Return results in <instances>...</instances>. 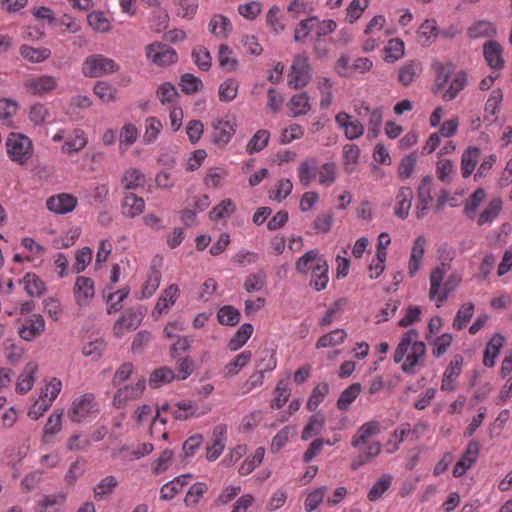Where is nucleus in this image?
<instances>
[{"instance_id":"nucleus-6","label":"nucleus","mask_w":512,"mask_h":512,"mask_svg":"<svg viewBox=\"0 0 512 512\" xmlns=\"http://www.w3.org/2000/svg\"><path fill=\"white\" fill-rule=\"evenodd\" d=\"M311 68L309 59L305 55H297L292 63L291 72L288 75V84L295 88L305 87L311 80Z\"/></svg>"},{"instance_id":"nucleus-55","label":"nucleus","mask_w":512,"mask_h":512,"mask_svg":"<svg viewBox=\"0 0 512 512\" xmlns=\"http://www.w3.org/2000/svg\"><path fill=\"white\" fill-rule=\"evenodd\" d=\"M208 491V486L204 482H196L190 486L185 496L184 502L188 507L196 506L202 496Z\"/></svg>"},{"instance_id":"nucleus-59","label":"nucleus","mask_w":512,"mask_h":512,"mask_svg":"<svg viewBox=\"0 0 512 512\" xmlns=\"http://www.w3.org/2000/svg\"><path fill=\"white\" fill-rule=\"evenodd\" d=\"M266 286V273L259 270L256 273L249 274L244 282V289L248 293L260 291Z\"/></svg>"},{"instance_id":"nucleus-39","label":"nucleus","mask_w":512,"mask_h":512,"mask_svg":"<svg viewBox=\"0 0 512 512\" xmlns=\"http://www.w3.org/2000/svg\"><path fill=\"white\" fill-rule=\"evenodd\" d=\"M253 330L254 328L250 323L242 324L240 328L236 331L234 336L230 339L228 343V348L231 351H236L240 349L251 337Z\"/></svg>"},{"instance_id":"nucleus-15","label":"nucleus","mask_w":512,"mask_h":512,"mask_svg":"<svg viewBox=\"0 0 512 512\" xmlns=\"http://www.w3.org/2000/svg\"><path fill=\"white\" fill-rule=\"evenodd\" d=\"M94 281L91 278L79 276L74 285V297L79 306L87 305L94 297Z\"/></svg>"},{"instance_id":"nucleus-26","label":"nucleus","mask_w":512,"mask_h":512,"mask_svg":"<svg viewBox=\"0 0 512 512\" xmlns=\"http://www.w3.org/2000/svg\"><path fill=\"white\" fill-rule=\"evenodd\" d=\"M425 245L426 238L423 235L418 236L414 241L408 265L410 277L415 276L420 268L421 260L425 252Z\"/></svg>"},{"instance_id":"nucleus-1","label":"nucleus","mask_w":512,"mask_h":512,"mask_svg":"<svg viewBox=\"0 0 512 512\" xmlns=\"http://www.w3.org/2000/svg\"><path fill=\"white\" fill-rule=\"evenodd\" d=\"M380 432L381 425L376 420L366 422L357 429L351 439V446L355 449H360L362 445H366V447L352 459V470L356 471L360 467L372 462L381 453L382 445L379 441L369 442L371 437L378 435Z\"/></svg>"},{"instance_id":"nucleus-63","label":"nucleus","mask_w":512,"mask_h":512,"mask_svg":"<svg viewBox=\"0 0 512 512\" xmlns=\"http://www.w3.org/2000/svg\"><path fill=\"white\" fill-rule=\"evenodd\" d=\"M486 198V192L483 188H477L467 200L464 206V213L469 217L473 218L477 208Z\"/></svg>"},{"instance_id":"nucleus-37","label":"nucleus","mask_w":512,"mask_h":512,"mask_svg":"<svg viewBox=\"0 0 512 512\" xmlns=\"http://www.w3.org/2000/svg\"><path fill=\"white\" fill-rule=\"evenodd\" d=\"M62 416L63 411H54L48 418L47 423L44 427L42 441L49 443L50 440L61 430L62 428Z\"/></svg>"},{"instance_id":"nucleus-41","label":"nucleus","mask_w":512,"mask_h":512,"mask_svg":"<svg viewBox=\"0 0 512 512\" xmlns=\"http://www.w3.org/2000/svg\"><path fill=\"white\" fill-rule=\"evenodd\" d=\"M118 486V480L115 476L109 475L103 478L93 489L96 501L104 500L109 496L113 489Z\"/></svg>"},{"instance_id":"nucleus-49","label":"nucleus","mask_w":512,"mask_h":512,"mask_svg":"<svg viewBox=\"0 0 512 512\" xmlns=\"http://www.w3.org/2000/svg\"><path fill=\"white\" fill-rule=\"evenodd\" d=\"M25 290L31 297H40L46 290L45 283L33 273H27L23 279Z\"/></svg>"},{"instance_id":"nucleus-10","label":"nucleus","mask_w":512,"mask_h":512,"mask_svg":"<svg viewBox=\"0 0 512 512\" xmlns=\"http://www.w3.org/2000/svg\"><path fill=\"white\" fill-rule=\"evenodd\" d=\"M57 87V80L51 75H40L25 80L24 88L27 93L34 96H44L51 93Z\"/></svg>"},{"instance_id":"nucleus-52","label":"nucleus","mask_w":512,"mask_h":512,"mask_svg":"<svg viewBox=\"0 0 512 512\" xmlns=\"http://www.w3.org/2000/svg\"><path fill=\"white\" fill-rule=\"evenodd\" d=\"M474 314V304L471 302L463 304L457 311L453 321V328L457 331L465 328Z\"/></svg>"},{"instance_id":"nucleus-16","label":"nucleus","mask_w":512,"mask_h":512,"mask_svg":"<svg viewBox=\"0 0 512 512\" xmlns=\"http://www.w3.org/2000/svg\"><path fill=\"white\" fill-rule=\"evenodd\" d=\"M483 55L492 69L501 70L504 67L503 47L497 41H487L483 45Z\"/></svg>"},{"instance_id":"nucleus-20","label":"nucleus","mask_w":512,"mask_h":512,"mask_svg":"<svg viewBox=\"0 0 512 512\" xmlns=\"http://www.w3.org/2000/svg\"><path fill=\"white\" fill-rule=\"evenodd\" d=\"M329 265L326 259H320V262L315 263L311 271V279L309 285L316 291L324 290L327 287L329 276Z\"/></svg>"},{"instance_id":"nucleus-19","label":"nucleus","mask_w":512,"mask_h":512,"mask_svg":"<svg viewBox=\"0 0 512 512\" xmlns=\"http://www.w3.org/2000/svg\"><path fill=\"white\" fill-rule=\"evenodd\" d=\"M45 330V320L42 315L34 314L19 328V336L25 341H32Z\"/></svg>"},{"instance_id":"nucleus-43","label":"nucleus","mask_w":512,"mask_h":512,"mask_svg":"<svg viewBox=\"0 0 512 512\" xmlns=\"http://www.w3.org/2000/svg\"><path fill=\"white\" fill-rule=\"evenodd\" d=\"M174 379H176L174 371L167 366H162L151 373L149 384L154 388H158L163 384L170 383Z\"/></svg>"},{"instance_id":"nucleus-5","label":"nucleus","mask_w":512,"mask_h":512,"mask_svg":"<svg viewBox=\"0 0 512 512\" xmlns=\"http://www.w3.org/2000/svg\"><path fill=\"white\" fill-rule=\"evenodd\" d=\"M120 66L111 58L102 54L88 56L83 62L82 73L86 77L97 78L118 72Z\"/></svg>"},{"instance_id":"nucleus-35","label":"nucleus","mask_w":512,"mask_h":512,"mask_svg":"<svg viewBox=\"0 0 512 512\" xmlns=\"http://www.w3.org/2000/svg\"><path fill=\"white\" fill-rule=\"evenodd\" d=\"M480 150L477 147H469L461 157V171L464 178L469 177L477 165Z\"/></svg>"},{"instance_id":"nucleus-27","label":"nucleus","mask_w":512,"mask_h":512,"mask_svg":"<svg viewBox=\"0 0 512 512\" xmlns=\"http://www.w3.org/2000/svg\"><path fill=\"white\" fill-rule=\"evenodd\" d=\"M496 34V26L494 23L488 20H478L474 22L467 30V35L471 39L492 38Z\"/></svg>"},{"instance_id":"nucleus-48","label":"nucleus","mask_w":512,"mask_h":512,"mask_svg":"<svg viewBox=\"0 0 512 512\" xmlns=\"http://www.w3.org/2000/svg\"><path fill=\"white\" fill-rule=\"evenodd\" d=\"M329 393V384L326 382L319 383L313 390L307 401L306 408L313 412L324 401Z\"/></svg>"},{"instance_id":"nucleus-21","label":"nucleus","mask_w":512,"mask_h":512,"mask_svg":"<svg viewBox=\"0 0 512 512\" xmlns=\"http://www.w3.org/2000/svg\"><path fill=\"white\" fill-rule=\"evenodd\" d=\"M38 370V365L35 362H28L23 371L20 373L16 383V391L20 394L29 392L35 383V374Z\"/></svg>"},{"instance_id":"nucleus-17","label":"nucleus","mask_w":512,"mask_h":512,"mask_svg":"<svg viewBox=\"0 0 512 512\" xmlns=\"http://www.w3.org/2000/svg\"><path fill=\"white\" fill-rule=\"evenodd\" d=\"M143 315L131 309L127 310L114 325V333L121 337L125 331L136 330L142 322Z\"/></svg>"},{"instance_id":"nucleus-14","label":"nucleus","mask_w":512,"mask_h":512,"mask_svg":"<svg viewBox=\"0 0 512 512\" xmlns=\"http://www.w3.org/2000/svg\"><path fill=\"white\" fill-rule=\"evenodd\" d=\"M335 121L344 130L345 136L349 140L357 139L364 133L362 123L357 119L352 120V117L346 112H339L335 117Z\"/></svg>"},{"instance_id":"nucleus-24","label":"nucleus","mask_w":512,"mask_h":512,"mask_svg":"<svg viewBox=\"0 0 512 512\" xmlns=\"http://www.w3.org/2000/svg\"><path fill=\"white\" fill-rule=\"evenodd\" d=\"M179 295V288L176 284L169 285L163 290L154 307L153 313L163 314L175 304Z\"/></svg>"},{"instance_id":"nucleus-31","label":"nucleus","mask_w":512,"mask_h":512,"mask_svg":"<svg viewBox=\"0 0 512 512\" xmlns=\"http://www.w3.org/2000/svg\"><path fill=\"white\" fill-rule=\"evenodd\" d=\"M20 55L31 63H41L50 58L51 50L46 47L35 48L26 44L20 46Z\"/></svg>"},{"instance_id":"nucleus-32","label":"nucleus","mask_w":512,"mask_h":512,"mask_svg":"<svg viewBox=\"0 0 512 512\" xmlns=\"http://www.w3.org/2000/svg\"><path fill=\"white\" fill-rule=\"evenodd\" d=\"M310 97L307 92L293 95L288 103L291 116L299 117L308 113L311 109Z\"/></svg>"},{"instance_id":"nucleus-18","label":"nucleus","mask_w":512,"mask_h":512,"mask_svg":"<svg viewBox=\"0 0 512 512\" xmlns=\"http://www.w3.org/2000/svg\"><path fill=\"white\" fill-rule=\"evenodd\" d=\"M227 426L218 424L213 429V444L207 447L206 458L209 461H215L223 452L226 442Z\"/></svg>"},{"instance_id":"nucleus-13","label":"nucleus","mask_w":512,"mask_h":512,"mask_svg":"<svg viewBox=\"0 0 512 512\" xmlns=\"http://www.w3.org/2000/svg\"><path fill=\"white\" fill-rule=\"evenodd\" d=\"M77 204V198L71 194L61 193L47 199V208L56 214H66L73 211Z\"/></svg>"},{"instance_id":"nucleus-45","label":"nucleus","mask_w":512,"mask_h":512,"mask_svg":"<svg viewBox=\"0 0 512 512\" xmlns=\"http://www.w3.org/2000/svg\"><path fill=\"white\" fill-rule=\"evenodd\" d=\"M421 72V64L417 61H410L399 69V81L402 85H410Z\"/></svg>"},{"instance_id":"nucleus-36","label":"nucleus","mask_w":512,"mask_h":512,"mask_svg":"<svg viewBox=\"0 0 512 512\" xmlns=\"http://www.w3.org/2000/svg\"><path fill=\"white\" fill-rule=\"evenodd\" d=\"M146 176L137 168L126 170L122 177V184L127 190H135L144 187Z\"/></svg>"},{"instance_id":"nucleus-62","label":"nucleus","mask_w":512,"mask_h":512,"mask_svg":"<svg viewBox=\"0 0 512 512\" xmlns=\"http://www.w3.org/2000/svg\"><path fill=\"white\" fill-rule=\"evenodd\" d=\"M196 411L195 405L191 401H179L172 408L171 413L176 420H187Z\"/></svg>"},{"instance_id":"nucleus-57","label":"nucleus","mask_w":512,"mask_h":512,"mask_svg":"<svg viewBox=\"0 0 512 512\" xmlns=\"http://www.w3.org/2000/svg\"><path fill=\"white\" fill-rule=\"evenodd\" d=\"M270 134L267 130H258L247 144V152L254 154L262 151L268 144Z\"/></svg>"},{"instance_id":"nucleus-58","label":"nucleus","mask_w":512,"mask_h":512,"mask_svg":"<svg viewBox=\"0 0 512 512\" xmlns=\"http://www.w3.org/2000/svg\"><path fill=\"white\" fill-rule=\"evenodd\" d=\"M317 175L320 185L326 187L331 186L335 182L337 176L336 164L334 162L324 163L321 168L318 167Z\"/></svg>"},{"instance_id":"nucleus-34","label":"nucleus","mask_w":512,"mask_h":512,"mask_svg":"<svg viewBox=\"0 0 512 512\" xmlns=\"http://www.w3.org/2000/svg\"><path fill=\"white\" fill-rule=\"evenodd\" d=\"M161 282V272L155 265H151L148 278L145 281L138 299L143 300L151 297L158 289Z\"/></svg>"},{"instance_id":"nucleus-9","label":"nucleus","mask_w":512,"mask_h":512,"mask_svg":"<svg viewBox=\"0 0 512 512\" xmlns=\"http://www.w3.org/2000/svg\"><path fill=\"white\" fill-rule=\"evenodd\" d=\"M96 406L95 396L92 393H86L73 401L68 417L72 422L79 423L96 411Z\"/></svg>"},{"instance_id":"nucleus-64","label":"nucleus","mask_w":512,"mask_h":512,"mask_svg":"<svg viewBox=\"0 0 512 512\" xmlns=\"http://www.w3.org/2000/svg\"><path fill=\"white\" fill-rule=\"evenodd\" d=\"M94 93L105 103L116 100L117 89L106 81H98L94 86Z\"/></svg>"},{"instance_id":"nucleus-23","label":"nucleus","mask_w":512,"mask_h":512,"mask_svg":"<svg viewBox=\"0 0 512 512\" xmlns=\"http://www.w3.org/2000/svg\"><path fill=\"white\" fill-rule=\"evenodd\" d=\"M413 197L414 194L410 187L404 186L399 189L396 196L397 204L394 210V214L398 218L405 220L408 217Z\"/></svg>"},{"instance_id":"nucleus-40","label":"nucleus","mask_w":512,"mask_h":512,"mask_svg":"<svg viewBox=\"0 0 512 512\" xmlns=\"http://www.w3.org/2000/svg\"><path fill=\"white\" fill-rule=\"evenodd\" d=\"M325 425V416L321 413H316L309 418L308 423L305 425L302 432V439L308 440L309 438L319 435Z\"/></svg>"},{"instance_id":"nucleus-7","label":"nucleus","mask_w":512,"mask_h":512,"mask_svg":"<svg viewBox=\"0 0 512 512\" xmlns=\"http://www.w3.org/2000/svg\"><path fill=\"white\" fill-rule=\"evenodd\" d=\"M211 141L220 147L226 146L236 132L237 124L226 118H217L211 122Z\"/></svg>"},{"instance_id":"nucleus-46","label":"nucleus","mask_w":512,"mask_h":512,"mask_svg":"<svg viewBox=\"0 0 512 512\" xmlns=\"http://www.w3.org/2000/svg\"><path fill=\"white\" fill-rule=\"evenodd\" d=\"M252 358V352L249 350H245L238 354L234 360L226 364L224 368L225 376H234L239 373V371L245 367Z\"/></svg>"},{"instance_id":"nucleus-61","label":"nucleus","mask_w":512,"mask_h":512,"mask_svg":"<svg viewBox=\"0 0 512 512\" xmlns=\"http://www.w3.org/2000/svg\"><path fill=\"white\" fill-rule=\"evenodd\" d=\"M181 90L185 94H194L203 88V83L200 78L191 73H185L181 76L179 83Z\"/></svg>"},{"instance_id":"nucleus-33","label":"nucleus","mask_w":512,"mask_h":512,"mask_svg":"<svg viewBox=\"0 0 512 512\" xmlns=\"http://www.w3.org/2000/svg\"><path fill=\"white\" fill-rule=\"evenodd\" d=\"M362 392V386L360 383H353L345 390H343L337 400V408L340 411H348L351 404Z\"/></svg>"},{"instance_id":"nucleus-3","label":"nucleus","mask_w":512,"mask_h":512,"mask_svg":"<svg viewBox=\"0 0 512 512\" xmlns=\"http://www.w3.org/2000/svg\"><path fill=\"white\" fill-rule=\"evenodd\" d=\"M448 271V265L441 263L430 274L429 298H437V307H440L461 282L460 276L452 274L443 284V279Z\"/></svg>"},{"instance_id":"nucleus-29","label":"nucleus","mask_w":512,"mask_h":512,"mask_svg":"<svg viewBox=\"0 0 512 512\" xmlns=\"http://www.w3.org/2000/svg\"><path fill=\"white\" fill-rule=\"evenodd\" d=\"M320 259L325 257L317 249L309 250L296 261L295 269L298 273L306 275L313 270L315 263L320 262Z\"/></svg>"},{"instance_id":"nucleus-56","label":"nucleus","mask_w":512,"mask_h":512,"mask_svg":"<svg viewBox=\"0 0 512 512\" xmlns=\"http://www.w3.org/2000/svg\"><path fill=\"white\" fill-rule=\"evenodd\" d=\"M232 50L228 45L222 44L219 47L218 51V61L221 68L225 69L227 72L235 71L238 66L237 59L232 57Z\"/></svg>"},{"instance_id":"nucleus-51","label":"nucleus","mask_w":512,"mask_h":512,"mask_svg":"<svg viewBox=\"0 0 512 512\" xmlns=\"http://www.w3.org/2000/svg\"><path fill=\"white\" fill-rule=\"evenodd\" d=\"M239 82L234 78L226 79L219 86V99L222 102L233 101L238 94Z\"/></svg>"},{"instance_id":"nucleus-22","label":"nucleus","mask_w":512,"mask_h":512,"mask_svg":"<svg viewBox=\"0 0 512 512\" xmlns=\"http://www.w3.org/2000/svg\"><path fill=\"white\" fill-rule=\"evenodd\" d=\"M121 208L125 217L135 218L144 212L145 201L134 193H126Z\"/></svg>"},{"instance_id":"nucleus-53","label":"nucleus","mask_w":512,"mask_h":512,"mask_svg":"<svg viewBox=\"0 0 512 512\" xmlns=\"http://www.w3.org/2000/svg\"><path fill=\"white\" fill-rule=\"evenodd\" d=\"M87 144L85 133L82 130H75L74 136L67 139L62 146V151L68 154L77 153Z\"/></svg>"},{"instance_id":"nucleus-8","label":"nucleus","mask_w":512,"mask_h":512,"mask_svg":"<svg viewBox=\"0 0 512 512\" xmlns=\"http://www.w3.org/2000/svg\"><path fill=\"white\" fill-rule=\"evenodd\" d=\"M146 56L158 66H168L176 63L178 60L175 49L160 42L148 45L146 47Z\"/></svg>"},{"instance_id":"nucleus-30","label":"nucleus","mask_w":512,"mask_h":512,"mask_svg":"<svg viewBox=\"0 0 512 512\" xmlns=\"http://www.w3.org/2000/svg\"><path fill=\"white\" fill-rule=\"evenodd\" d=\"M209 31L215 37L224 39L232 31L231 21L226 16L216 14L209 22Z\"/></svg>"},{"instance_id":"nucleus-25","label":"nucleus","mask_w":512,"mask_h":512,"mask_svg":"<svg viewBox=\"0 0 512 512\" xmlns=\"http://www.w3.org/2000/svg\"><path fill=\"white\" fill-rule=\"evenodd\" d=\"M318 172V160L309 157L303 160L298 167V177L302 186L308 187Z\"/></svg>"},{"instance_id":"nucleus-50","label":"nucleus","mask_w":512,"mask_h":512,"mask_svg":"<svg viewBox=\"0 0 512 512\" xmlns=\"http://www.w3.org/2000/svg\"><path fill=\"white\" fill-rule=\"evenodd\" d=\"M241 314L238 309L231 305L221 307L217 313V319L220 324L226 326H235L239 323Z\"/></svg>"},{"instance_id":"nucleus-11","label":"nucleus","mask_w":512,"mask_h":512,"mask_svg":"<svg viewBox=\"0 0 512 512\" xmlns=\"http://www.w3.org/2000/svg\"><path fill=\"white\" fill-rule=\"evenodd\" d=\"M432 185L433 178L430 175H426L422 178L417 188L418 204L415 209V214L418 219H422L426 216L429 204L433 200L431 195Z\"/></svg>"},{"instance_id":"nucleus-54","label":"nucleus","mask_w":512,"mask_h":512,"mask_svg":"<svg viewBox=\"0 0 512 512\" xmlns=\"http://www.w3.org/2000/svg\"><path fill=\"white\" fill-rule=\"evenodd\" d=\"M391 483V475H382L370 489L368 493V499L373 502L379 500L383 496V494L390 488Z\"/></svg>"},{"instance_id":"nucleus-60","label":"nucleus","mask_w":512,"mask_h":512,"mask_svg":"<svg viewBox=\"0 0 512 512\" xmlns=\"http://www.w3.org/2000/svg\"><path fill=\"white\" fill-rule=\"evenodd\" d=\"M236 207L231 199H225L215 206L209 213L210 219L218 221L231 216Z\"/></svg>"},{"instance_id":"nucleus-44","label":"nucleus","mask_w":512,"mask_h":512,"mask_svg":"<svg viewBox=\"0 0 512 512\" xmlns=\"http://www.w3.org/2000/svg\"><path fill=\"white\" fill-rule=\"evenodd\" d=\"M346 337H347V334H346L345 330L335 329V330L321 336L317 340L315 347L317 349L333 347V346L343 343Z\"/></svg>"},{"instance_id":"nucleus-28","label":"nucleus","mask_w":512,"mask_h":512,"mask_svg":"<svg viewBox=\"0 0 512 512\" xmlns=\"http://www.w3.org/2000/svg\"><path fill=\"white\" fill-rule=\"evenodd\" d=\"M504 344V337L501 334H495L490 341L487 343L484 350L483 364L486 367H493L495 365L496 358Z\"/></svg>"},{"instance_id":"nucleus-47","label":"nucleus","mask_w":512,"mask_h":512,"mask_svg":"<svg viewBox=\"0 0 512 512\" xmlns=\"http://www.w3.org/2000/svg\"><path fill=\"white\" fill-rule=\"evenodd\" d=\"M65 495H45L38 501V512H58L65 502Z\"/></svg>"},{"instance_id":"nucleus-12","label":"nucleus","mask_w":512,"mask_h":512,"mask_svg":"<svg viewBox=\"0 0 512 512\" xmlns=\"http://www.w3.org/2000/svg\"><path fill=\"white\" fill-rule=\"evenodd\" d=\"M480 452V444L477 440H471L464 453L462 454L459 461L456 463L453 469V476L459 478L463 476L466 471L472 467L477 461Z\"/></svg>"},{"instance_id":"nucleus-38","label":"nucleus","mask_w":512,"mask_h":512,"mask_svg":"<svg viewBox=\"0 0 512 512\" xmlns=\"http://www.w3.org/2000/svg\"><path fill=\"white\" fill-rule=\"evenodd\" d=\"M502 210V200L500 198L492 199L485 209L480 213L477 224L483 226L492 223Z\"/></svg>"},{"instance_id":"nucleus-2","label":"nucleus","mask_w":512,"mask_h":512,"mask_svg":"<svg viewBox=\"0 0 512 512\" xmlns=\"http://www.w3.org/2000/svg\"><path fill=\"white\" fill-rule=\"evenodd\" d=\"M418 337L419 333L416 329L405 332L393 355L396 363L402 362L406 356L402 370L407 374H415V367L426 354V345L418 341Z\"/></svg>"},{"instance_id":"nucleus-42","label":"nucleus","mask_w":512,"mask_h":512,"mask_svg":"<svg viewBox=\"0 0 512 512\" xmlns=\"http://www.w3.org/2000/svg\"><path fill=\"white\" fill-rule=\"evenodd\" d=\"M467 85V75L464 71L456 73L448 89L443 94V99L451 101L457 97L460 91H462Z\"/></svg>"},{"instance_id":"nucleus-4","label":"nucleus","mask_w":512,"mask_h":512,"mask_svg":"<svg viewBox=\"0 0 512 512\" xmlns=\"http://www.w3.org/2000/svg\"><path fill=\"white\" fill-rule=\"evenodd\" d=\"M7 154L18 164H25L33 154V144L29 137L20 133H11L6 141Z\"/></svg>"}]
</instances>
